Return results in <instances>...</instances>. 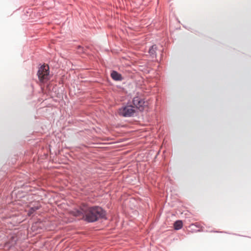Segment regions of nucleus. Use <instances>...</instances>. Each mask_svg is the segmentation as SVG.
I'll return each mask as SVG.
<instances>
[{
    "label": "nucleus",
    "instance_id": "f257e3e1",
    "mask_svg": "<svg viewBox=\"0 0 251 251\" xmlns=\"http://www.w3.org/2000/svg\"><path fill=\"white\" fill-rule=\"evenodd\" d=\"M85 211L84 221L87 223H92L100 220H107L106 211L100 206L87 204Z\"/></svg>",
    "mask_w": 251,
    "mask_h": 251
},
{
    "label": "nucleus",
    "instance_id": "f03ea898",
    "mask_svg": "<svg viewBox=\"0 0 251 251\" xmlns=\"http://www.w3.org/2000/svg\"><path fill=\"white\" fill-rule=\"evenodd\" d=\"M137 110L131 104L123 105L118 109V114L123 117H131L136 115Z\"/></svg>",
    "mask_w": 251,
    "mask_h": 251
},
{
    "label": "nucleus",
    "instance_id": "7ed1b4c3",
    "mask_svg": "<svg viewBox=\"0 0 251 251\" xmlns=\"http://www.w3.org/2000/svg\"><path fill=\"white\" fill-rule=\"evenodd\" d=\"M37 75L41 82L44 83L49 80L50 78L49 66L46 64L42 65L39 68Z\"/></svg>",
    "mask_w": 251,
    "mask_h": 251
},
{
    "label": "nucleus",
    "instance_id": "20e7f679",
    "mask_svg": "<svg viewBox=\"0 0 251 251\" xmlns=\"http://www.w3.org/2000/svg\"><path fill=\"white\" fill-rule=\"evenodd\" d=\"M86 203H82L79 209H75L73 211L74 216L76 217L82 216V219L84 221L85 215V209H86Z\"/></svg>",
    "mask_w": 251,
    "mask_h": 251
},
{
    "label": "nucleus",
    "instance_id": "39448f33",
    "mask_svg": "<svg viewBox=\"0 0 251 251\" xmlns=\"http://www.w3.org/2000/svg\"><path fill=\"white\" fill-rule=\"evenodd\" d=\"M157 52L161 53V50H159L156 45H152L149 50V54L152 61L157 60L156 55Z\"/></svg>",
    "mask_w": 251,
    "mask_h": 251
},
{
    "label": "nucleus",
    "instance_id": "423d86ee",
    "mask_svg": "<svg viewBox=\"0 0 251 251\" xmlns=\"http://www.w3.org/2000/svg\"><path fill=\"white\" fill-rule=\"evenodd\" d=\"M132 103L134 105L135 109L140 110V108L141 107V97L140 96L134 97L132 100Z\"/></svg>",
    "mask_w": 251,
    "mask_h": 251
},
{
    "label": "nucleus",
    "instance_id": "0eeeda50",
    "mask_svg": "<svg viewBox=\"0 0 251 251\" xmlns=\"http://www.w3.org/2000/svg\"><path fill=\"white\" fill-rule=\"evenodd\" d=\"M110 76L115 81H122L123 79L122 75L115 70L111 71Z\"/></svg>",
    "mask_w": 251,
    "mask_h": 251
},
{
    "label": "nucleus",
    "instance_id": "6e6552de",
    "mask_svg": "<svg viewBox=\"0 0 251 251\" xmlns=\"http://www.w3.org/2000/svg\"><path fill=\"white\" fill-rule=\"evenodd\" d=\"M41 205L39 204L30 207L27 211L28 215L29 216H31L36 210L39 209Z\"/></svg>",
    "mask_w": 251,
    "mask_h": 251
},
{
    "label": "nucleus",
    "instance_id": "1a4fd4ad",
    "mask_svg": "<svg viewBox=\"0 0 251 251\" xmlns=\"http://www.w3.org/2000/svg\"><path fill=\"white\" fill-rule=\"evenodd\" d=\"M182 222L181 221H180V220H178V221H176L175 223H174V228L176 229V230H178V229H180L182 228Z\"/></svg>",
    "mask_w": 251,
    "mask_h": 251
},
{
    "label": "nucleus",
    "instance_id": "9d476101",
    "mask_svg": "<svg viewBox=\"0 0 251 251\" xmlns=\"http://www.w3.org/2000/svg\"><path fill=\"white\" fill-rule=\"evenodd\" d=\"M2 179L0 178V194L2 192V190L4 189V186L5 182L4 181H2Z\"/></svg>",
    "mask_w": 251,
    "mask_h": 251
},
{
    "label": "nucleus",
    "instance_id": "9b49d317",
    "mask_svg": "<svg viewBox=\"0 0 251 251\" xmlns=\"http://www.w3.org/2000/svg\"><path fill=\"white\" fill-rule=\"evenodd\" d=\"M151 104V103H150L148 101H143V103H142V110H144L145 108V107H148L149 106V105Z\"/></svg>",
    "mask_w": 251,
    "mask_h": 251
},
{
    "label": "nucleus",
    "instance_id": "f8f14e48",
    "mask_svg": "<svg viewBox=\"0 0 251 251\" xmlns=\"http://www.w3.org/2000/svg\"><path fill=\"white\" fill-rule=\"evenodd\" d=\"M81 47L79 46H78V48H81Z\"/></svg>",
    "mask_w": 251,
    "mask_h": 251
},
{
    "label": "nucleus",
    "instance_id": "ddd939ff",
    "mask_svg": "<svg viewBox=\"0 0 251 251\" xmlns=\"http://www.w3.org/2000/svg\"><path fill=\"white\" fill-rule=\"evenodd\" d=\"M194 226V225H192L191 226Z\"/></svg>",
    "mask_w": 251,
    "mask_h": 251
}]
</instances>
